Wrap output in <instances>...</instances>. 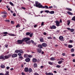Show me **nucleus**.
<instances>
[{"instance_id": "1", "label": "nucleus", "mask_w": 75, "mask_h": 75, "mask_svg": "<svg viewBox=\"0 0 75 75\" xmlns=\"http://www.w3.org/2000/svg\"><path fill=\"white\" fill-rule=\"evenodd\" d=\"M30 40V38H23L22 40H17V42H18V44H21L23 43V42H24V41H25V42H27L28 41H29Z\"/></svg>"}, {"instance_id": "2", "label": "nucleus", "mask_w": 75, "mask_h": 75, "mask_svg": "<svg viewBox=\"0 0 75 75\" xmlns=\"http://www.w3.org/2000/svg\"><path fill=\"white\" fill-rule=\"evenodd\" d=\"M40 4H41L40 3H39L38 1H36L35 2V4H34V6H36L37 7H39Z\"/></svg>"}, {"instance_id": "3", "label": "nucleus", "mask_w": 75, "mask_h": 75, "mask_svg": "<svg viewBox=\"0 0 75 75\" xmlns=\"http://www.w3.org/2000/svg\"><path fill=\"white\" fill-rule=\"evenodd\" d=\"M10 56H11V55L10 54L5 56L4 57V58L5 59V60L6 59H8V58H9L10 57Z\"/></svg>"}, {"instance_id": "4", "label": "nucleus", "mask_w": 75, "mask_h": 75, "mask_svg": "<svg viewBox=\"0 0 75 75\" xmlns=\"http://www.w3.org/2000/svg\"><path fill=\"white\" fill-rule=\"evenodd\" d=\"M50 28L51 30H52V29H56L57 28V27L55 25H52V26H50Z\"/></svg>"}, {"instance_id": "5", "label": "nucleus", "mask_w": 75, "mask_h": 75, "mask_svg": "<svg viewBox=\"0 0 75 75\" xmlns=\"http://www.w3.org/2000/svg\"><path fill=\"white\" fill-rule=\"evenodd\" d=\"M55 23H56V26H59V21H55Z\"/></svg>"}, {"instance_id": "6", "label": "nucleus", "mask_w": 75, "mask_h": 75, "mask_svg": "<svg viewBox=\"0 0 75 75\" xmlns=\"http://www.w3.org/2000/svg\"><path fill=\"white\" fill-rule=\"evenodd\" d=\"M0 59H2L3 60H5V59L3 55H1V56H0Z\"/></svg>"}, {"instance_id": "7", "label": "nucleus", "mask_w": 75, "mask_h": 75, "mask_svg": "<svg viewBox=\"0 0 75 75\" xmlns=\"http://www.w3.org/2000/svg\"><path fill=\"white\" fill-rule=\"evenodd\" d=\"M67 29L68 30H70L71 32V33L72 32H74V29L73 28L71 29L70 28H67Z\"/></svg>"}, {"instance_id": "8", "label": "nucleus", "mask_w": 75, "mask_h": 75, "mask_svg": "<svg viewBox=\"0 0 75 75\" xmlns=\"http://www.w3.org/2000/svg\"><path fill=\"white\" fill-rule=\"evenodd\" d=\"M38 47L40 48V49H42V48H43V47H42V45L41 44H39L38 45Z\"/></svg>"}, {"instance_id": "9", "label": "nucleus", "mask_w": 75, "mask_h": 75, "mask_svg": "<svg viewBox=\"0 0 75 75\" xmlns=\"http://www.w3.org/2000/svg\"><path fill=\"white\" fill-rule=\"evenodd\" d=\"M59 39L60 41H64V37L62 36H60L59 37Z\"/></svg>"}, {"instance_id": "10", "label": "nucleus", "mask_w": 75, "mask_h": 75, "mask_svg": "<svg viewBox=\"0 0 75 75\" xmlns=\"http://www.w3.org/2000/svg\"><path fill=\"white\" fill-rule=\"evenodd\" d=\"M17 57V54H14L12 55V58H16Z\"/></svg>"}, {"instance_id": "11", "label": "nucleus", "mask_w": 75, "mask_h": 75, "mask_svg": "<svg viewBox=\"0 0 75 75\" xmlns=\"http://www.w3.org/2000/svg\"><path fill=\"white\" fill-rule=\"evenodd\" d=\"M37 52H38V53H41V52L42 51V50L41 49H37Z\"/></svg>"}, {"instance_id": "12", "label": "nucleus", "mask_w": 75, "mask_h": 75, "mask_svg": "<svg viewBox=\"0 0 75 75\" xmlns=\"http://www.w3.org/2000/svg\"><path fill=\"white\" fill-rule=\"evenodd\" d=\"M42 45L43 47H46L47 46V44L45 43H43L42 44Z\"/></svg>"}, {"instance_id": "13", "label": "nucleus", "mask_w": 75, "mask_h": 75, "mask_svg": "<svg viewBox=\"0 0 75 75\" xmlns=\"http://www.w3.org/2000/svg\"><path fill=\"white\" fill-rule=\"evenodd\" d=\"M25 61L27 62H28L30 61V58H27L25 59Z\"/></svg>"}, {"instance_id": "14", "label": "nucleus", "mask_w": 75, "mask_h": 75, "mask_svg": "<svg viewBox=\"0 0 75 75\" xmlns=\"http://www.w3.org/2000/svg\"><path fill=\"white\" fill-rule=\"evenodd\" d=\"M32 61L33 62H36L37 61V59L35 58H33L32 59Z\"/></svg>"}, {"instance_id": "15", "label": "nucleus", "mask_w": 75, "mask_h": 75, "mask_svg": "<svg viewBox=\"0 0 75 75\" xmlns=\"http://www.w3.org/2000/svg\"><path fill=\"white\" fill-rule=\"evenodd\" d=\"M45 74L46 75H54L53 73L50 72L48 73L46 72V73H45Z\"/></svg>"}, {"instance_id": "16", "label": "nucleus", "mask_w": 75, "mask_h": 75, "mask_svg": "<svg viewBox=\"0 0 75 75\" xmlns=\"http://www.w3.org/2000/svg\"><path fill=\"white\" fill-rule=\"evenodd\" d=\"M24 71L25 72H27L28 71V68L27 67L25 68L24 69Z\"/></svg>"}, {"instance_id": "17", "label": "nucleus", "mask_w": 75, "mask_h": 75, "mask_svg": "<svg viewBox=\"0 0 75 75\" xmlns=\"http://www.w3.org/2000/svg\"><path fill=\"white\" fill-rule=\"evenodd\" d=\"M19 52L21 54H23L24 53V51L22 50H19Z\"/></svg>"}, {"instance_id": "18", "label": "nucleus", "mask_w": 75, "mask_h": 75, "mask_svg": "<svg viewBox=\"0 0 75 75\" xmlns=\"http://www.w3.org/2000/svg\"><path fill=\"white\" fill-rule=\"evenodd\" d=\"M33 71V70L31 68H30L29 69H28V71L29 73H31Z\"/></svg>"}, {"instance_id": "19", "label": "nucleus", "mask_w": 75, "mask_h": 75, "mask_svg": "<svg viewBox=\"0 0 75 75\" xmlns=\"http://www.w3.org/2000/svg\"><path fill=\"white\" fill-rule=\"evenodd\" d=\"M40 42H44V38H40Z\"/></svg>"}, {"instance_id": "20", "label": "nucleus", "mask_w": 75, "mask_h": 75, "mask_svg": "<svg viewBox=\"0 0 75 75\" xmlns=\"http://www.w3.org/2000/svg\"><path fill=\"white\" fill-rule=\"evenodd\" d=\"M67 13L69 14V15H71L72 16V15H73V13H72L70 11H67Z\"/></svg>"}, {"instance_id": "21", "label": "nucleus", "mask_w": 75, "mask_h": 75, "mask_svg": "<svg viewBox=\"0 0 75 75\" xmlns=\"http://www.w3.org/2000/svg\"><path fill=\"white\" fill-rule=\"evenodd\" d=\"M55 59L53 57H51L50 59V60H51V61H55Z\"/></svg>"}, {"instance_id": "22", "label": "nucleus", "mask_w": 75, "mask_h": 75, "mask_svg": "<svg viewBox=\"0 0 75 75\" xmlns=\"http://www.w3.org/2000/svg\"><path fill=\"white\" fill-rule=\"evenodd\" d=\"M39 8H45V6H43L41 4L40 5V6H39Z\"/></svg>"}, {"instance_id": "23", "label": "nucleus", "mask_w": 75, "mask_h": 75, "mask_svg": "<svg viewBox=\"0 0 75 75\" xmlns=\"http://www.w3.org/2000/svg\"><path fill=\"white\" fill-rule=\"evenodd\" d=\"M33 66L35 68H37V63H34L33 64Z\"/></svg>"}, {"instance_id": "24", "label": "nucleus", "mask_w": 75, "mask_h": 75, "mask_svg": "<svg viewBox=\"0 0 75 75\" xmlns=\"http://www.w3.org/2000/svg\"><path fill=\"white\" fill-rule=\"evenodd\" d=\"M15 53H16L17 54H18L19 52V50H15Z\"/></svg>"}, {"instance_id": "25", "label": "nucleus", "mask_w": 75, "mask_h": 75, "mask_svg": "<svg viewBox=\"0 0 75 75\" xmlns=\"http://www.w3.org/2000/svg\"><path fill=\"white\" fill-rule=\"evenodd\" d=\"M72 47H73V46L72 45H68V47L69 48H72Z\"/></svg>"}, {"instance_id": "26", "label": "nucleus", "mask_w": 75, "mask_h": 75, "mask_svg": "<svg viewBox=\"0 0 75 75\" xmlns=\"http://www.w3.org/2000/svg\"><path fill=\"white\" fill-rule=\"evenodd\" d=\"M49 13H50V14H54V11H51L50 12H49Z\"/></svg>"}, {"instance_id": "27", "label": "nucleus", "mask_w": 75, "mask_h": 75, "mask_svg": "<svg viewBox=\"0 0 75 75\" xmlns=\"http://www.w3.org/2000/svg\"><path fill=\"white\" fill-rule=\"evenodd\" d=\"M48 63L49 64H50V65H53V64H52V63L51 62H48Z\"/></svg>"}, {"instance_id": "28", "label": "nucleus", "mask_w": 75, "mask_h": 75, "mask_svg": "<svg viewBox=\"0 0 75 75\" xmlns=\"http://www.w3.org/2000/svg\"><path fill=\"white\" fill-rule=\"evenodd\" d=\"M9 3L10 4V5H11V6H14V4H13V3H12L11 1H10Z\"/></svg>"}, {"instance_id": "29", "label": "nucleus", "mask_w": 75, "mask_h": 75, "mask_svg": "<svg viewBox=\"0 0 75 75\" xmlns=\"http://www.w3.org/2000/svg\"><path fill=\"white\" fill-rule=\"evenodd\" d=\"M5 75H9V71H6Z\"/></svg>"}, {"instance_id": "30", "label": "nucleus", "mask_w": 75, "mask_h": 75, "mask_svg": "<svg viewBox=\"0 0 75 75\" xmlns=\"http://www.w3.org/2000/svg\"><path fill=\"white\" fill-rule=\"evenodd\" d=\"M1 68H5V66L4 65H2L1 66Z\"/></svg>"}, {"instance_id": "31", "label": "nucleus", "mask_w": 75, "mask_h": 75, "mask_svg": "<svg viewBox=\"0 0 75 75\" xmlns=\"http://www.w3.org/2000/svg\"><path fill=\"white\" fill-rule=\"evenodd\" d=\"M67 10H68L69 11H72V9L71 8H66Z\"/></svg>"}, {"instance_id": "32", "label": "nucleus", "mask_w": 75, "mask_h": 75, "mask_svg": "<svg viewBox=\"0 0 75 75\" xmlns=\"http://www.w3.org/2000/svg\"><path fill=\"white\" fill-rule=\"evenodd\" d=\"M62 62H63V61L62 60H61L60 61H59L58 62V64H61Z\"/></svg>"}, {"instance_id": "33", "label": "nucleus", "mask_w": 75, "mask_h": 75, "mask_svg": "<svg viewBox=\"0 0 75 75\" xmlns=\"http://www.w3.org/2000/svg\"><path fill=\"white\" fill-rule=\"evenodd\" d=\"M72 21H75V16H74L72 18Z\"/></svg>"}, {"instance_id": "34", "label": "nucleus", "mask_w": 75, "mask_h": 75, "mask_svg": "<svg viewBox=\"0 0 75 75\" xmlns=\"http://www.w3.org/2000/svg\"><path fill=\"white\" fill-rule=\"evenodd\" d=\"M28 54H25L24 55V57L25 58V57H28Z\"/></svg>"}, {"instance_id": "35", "label": "nucleus", "mask_w": 75, "mask_h": 75, "mask_svg": "<svg viewBox=\"0 0 75 75\" xmlns=\"http://www.w3.org/2000/svg\"><path fill=\"white\" fill-rule=\"evenodd\" d=\"M30 34V32H27L26 33V35H29Z\"/></svg>"}, {"instance_id": "36", "label": "nucleus", "mask_w": 75, "mask_h": 75, "mask_svg": "<svg viewBox=\"0 0 75 75\" xmlns=\"http://www.w3.org/2000/svg\"><path fill=\"white\" fill-rule=\"evenodd\" d=\"M33 33H32L31 34H30V37H33Z\"/></svg>"}, {"instance_id": "37", "label": "nucleus", "mask_w": 75, "mask_h": 75, "mask_svg": "<svg viewBox=\"0 0 75 75\" xmlns=\"http://www.w3.org/2000/svg\"><path fill=\"white\" fill-rule=\"evenodd\" d=\"M26 43L27 44H30V43H31V41H30V40H29L28 41H27L26 42Z\"/></svg>"}, {"instance_id": "38", "label": "nucleus", "mask_w": 75, "mask_h": 75, "mask_svg": "<svg viewBox=\"0 0 75 75\" xmlns=\"http://www.w3.org/2000/svg\"><path fill=\"white\" fill-rule=\"evenodd\" d=\"M16 28H18V27H20V25L19 24H18L16 26Z\"/></svg>"}, {"instance_id": "39", "label": "nucleus", "mask_w": 75, "mask_h": 75, "mask_svg": "<svg viewBox=\"0 0 75 75\" xmlns=\"http://www.w3.org/2000/svg\"><path fill=\"white\" fill-rule=\"evenodd\" d=\"M68 23L67 24V25H69V24H70V23H71V21H68Z\"/></svg>"}, {"instance_id": "40", "label": "nucleus", "mask_w": 75, "mask_h": 75, "mask_svg": "<svg viewBox=\"0 0 75 75\" xmlns=\"http://www.w3.org/2000/svg\"><path fill=\"white\" fill-rule=\"evenodd\" d=\"M8 35H10L11 36H16V35H15L13 34H8Z\"/></svg>"}, {"instance_id": "41", "label": "nucleus", "mask_w": 75, "mask_h": 75, "mask_svg": "<svg viewBox=\"0 0 75 75\" xmlns=\"http://www.w3.org/2000/svg\"><path fill=\"white\" fill-rule=\"evenodd\" d=\"M74 49L73 48L71 49V52H74Z\"/></svg>"}, {"instance_id": "42", "label": "nucleus", "mask_w": 75, "mask_h": 75, "mask_svg": "<svg viewBox=\"0 0 75 75\" xmlns=\"http://www.w3.org/2000/svg\"><path fill=\"white\" fill-rule=\"evenodd\" d=\"M60 67H61V66H60V65H57L56 66V67L57 68H60Z\"/></svg>"}, {"instance_id": "43", "label": "nucleus", "mask_w": 75, "mask_h": 75, "mask_svg": "<svg viewBox=\"0 0 75 75\" xmlns=\"http://www.w3.org/2000/svg\"><path fill=\"white\" fill-rule=\"evenodd\" d=\"M8 34V33L7 32H4L3 33V34L6 35V34Z\"/></svg>"}, {"instance_id": "44", "label": "nucleus", "mask_w": 75, "mask_h": 75, "mask_svg": "<svg viewBox=\"0 0 75 75\" xmlns=\"http://www.w3.org/2000/svg\"><path fill=\"white\" fill-rule=\"evenodd\" d=\"M18 55L19 57H21V55H22L21 53H19L18 54Z\"/></svg>"}, {"instance_id": "45", "label": "nucleus", "mask_w": 75, "mask_h": 75, "mask_svg": "<svg viewBox=\"0 0 75 75\" xmlns=\"http://www.w3.org/2000/svg\"><path fill=\"white\" fill-rule=\"evenodd\" d=\"M28 57H29V58H32V57H33V56H32L31 55H28Z\"/></svg>"}, {"instance_id": "46", "label": "nucleus", "mask_w": 75, "mask_h": 75, "mask_svg": "<svg viewBox=\"0 0 75 75\" xmlns=\"http://www.w3.org/2000/svg\"><path fill=\"white\" fill-rule=\"evenodd\" d=\"M45 13H50V11L48 10H45Z\"/></svg>"}, {"instance_id": "47", "label": "nucleus", "mask_w": 75, "mask_h": 75, "mask_svg": "<svg viewBox=\"0 0 75 75\" xmlns=\"http://www.w3.org/2000/svg\"><path fill=\"white\" fill-rule=\"evenodd\" d=\"M45 8H47V9H48V8H48V6H45Z\"/></svg>"}, {"instance_id": "48", "label": "nucleus", "mask_w": 75, "mask_h": 75, "mask_svg": "<svg viewBox=\"0 0 75 75\" xmlns=\"http://www.w3.org/2000/svg\"><path fill=\"white\" fill-rule=\"evenodd\" d=\"M19 58L20 59H23V57L22 56H20L19 57Z\"/></svg>"}, {"instance_id": "49", "label": "nucleus", "mask_w": 75, "mask_h": 75, "mask_svg": "<svg viewBox=\"0 0 75 75\" xmlns=\"http://www.w3.org/2000/svg\"><path fill=\"white\" fill-rule=\"evenodd\" d=\"M3 14H7V13L6 12H3Z\"/></svg>"}, {"instance_id": "50", "label": "nucleus", "mask_w": 75, "mask_h": 75, "mask_svg": "<svg viewBox=\"0 0 75 75\" xmlns=\"http://www.w3.org/2000/svg\"><path fill=\"white\" fill-rule=\"evenodd\" d=\"M21 8H22V9H23V10H25V8L23 7H21Z\"/></svg>"}, {"instance_id": "51", "label": "nucleus", "mask_w": 75, "mask_h": 75, "mask_svg": "<svg viewBox=\"0 0 75 75\" xmlns=\"http://www.w3.org/2000/svg\"><path fill=\"white\" fill-rule=\"evenodd\" d=\"M2 17H3V18H4V17H6V15H2Z\"/></svg>"}, {"instance_id": "52", "label": "nucleus", "mask_w": 75, "mask_h": 75, "mask_svg": "<svg viewBox=\"0 0 75 75\" xmlns=\"http://www.w3.org/2000/svg\"><path fill=\"white\" fill-rule=\"evenodd\" d=\"M11 24H14V21H11Z\"/></svg>"}, {"instance_id": "53", "label": "nucleus", "mask_w": 75, "mask_h": 75, "mask_svg": "<svg viewBox=\"0 0 75 75\" xmlns=\"http://www.w3.org/2000/svg\"><path fill=\"white\" fill-rule=\"evenodd\" d=\"M47 38H48V39H52V38L50 37H47Z\"/></svg>"}, {"instance_id": "54", "label": "nucleus", "mask_w": 75, "mask_h": 75, "mask_svg": "<svg viewBox=\"0 0 75 75\" xmlns=\"http://www.w3.org/2000/svg\"><path fill=\"white\" fill-rule=\"evenodd\" d=\"M13 16L15 17V16H16V14L15 13H14L13 14Z\"/></svg>"}, {"instance_id": "55", "label": "nucleus", "mask_w": 75, "mask_h": 75, "mask_svg": "<svg viewBox=\"0 0 75 75\" xmlns=\"http://www.w3.org/2000/svg\"><path fill=\"white\" fill-rule=\"evenodd\" d=\"M52 7H53V6H50L49 7V8H52Z\"/></svg>"}, {"instance_id": "56", "label": "nucleus", "mask_w": 75, "mask_h": 75, "mask_svg": "<svg viewBox=\"0 0 75 75\" xmlns=\"http://www.w3.org/2000/svg\"><path fill=\"white\" fill-rule=\"evenodd\" d=\"M72 42H73V41L71 40H70L69 41V42L70 43H72Z\"/></svg>"}, {"instance_id": "57", "label": "nucleus", "mask_w": 75, "mask_h": 75, "mask_svg": "<svg viewBox=\"0 0 75 75\" xmlns=\"http://www.w3.org/2000/svg\"><path fill=\"white\" fill-rule=\"evenodd\" d=\"M43 34L44 35H47V33H46V32H44Z\"/></svg>"}, {"instance_id": "58", "label": "nucleus", "mask_w": 75, "mask_h": 75, "mask_svg": "<svg viewBox=\"0 0 75 75\" xmlns=\"http://www.w3.org/2000/svg\"><path fill=\"white\" fill-rule=\"evenodd\" d=\"M41 25L42 26L43 25H44V22H42L41 24Z\"/></svg>"}, {"instance_id": "59", "label": "nucleus", "mask_w": 75, "mask_h": 75, "mask_svg": "<svg viewBox=\"0 0 75 75\" xmlns=\"http://www.w3.org/2000/svg\"><path fill=\"white\" fill-rule=\"evenodd\" d=\"M5 46V47H6V48H7V47H8V45L7 44H6Z\"/></svg>"}, {"instance_id": "60", "label": "nucleus", "mask_w": 75, "mask_h": 75, "mask_svg": "<svg viewBox=\"0 0 75 75\" xmlns=\"http://www.w3.org/2000/svg\"><path fill=\"white\" fill-rule=\"evenodd\" d=\"M33 44L34 45H37V43L35 42L33 43Z\"/></svg>"}, {"instance_id": "61", "label": "nucleus", "mask_w": 75, "mask_h": 75, "mask_svg": "<svg viewBox=\"0 0 75 75\" xmlns=\"http://www.w3.org/2000/svg\"><path fill=\"white\" fill-rule=\"evenodd\" d=\"M22 75H25V73L24 72H22L21 73Z\"/></svg>"}, {"instance_id": "62", "label": "nucleus", "mask_w": 75, "mask_h": 75, "mask_svg": "<svg viewBox=\"0 0 75 75\" xmlns=\"http://www.w3.org/2000/svg\"><path fill=\"white\" fill-rule=\"evenodd\" d=\"M31 42H32V44H33L34 42L33 40H31Z\"/></svg>"}, {"instance_id": "63", "label": "nucleus", "mask_w": 75, "mask_h": 75, "mask_svg": "<svg viewBox=\"0 0 75 75\" xmlns=\"http://www.w3.org/2000/svg\"><path fill=\"white\" fill-rule=\"evenodd\" d=\"M10 69V67H6V69Z\"/></svg>"}, {"instance_id": "64", "label": "nucleus", "mask_w": 75, "mask_h": 75, "mask_svg": "<svg viewBox=\"0 0 75 75\" xmlns=\"http://www.w3.org/2000/svg\"><path fill=\"white\" fill-rule=\"evenodd\" d=\"M72 57H74L75 56V54H71Z\"/></svg>"}]
</instances>
